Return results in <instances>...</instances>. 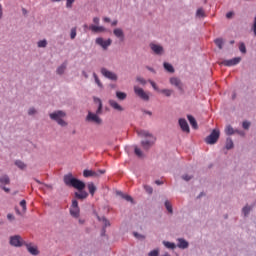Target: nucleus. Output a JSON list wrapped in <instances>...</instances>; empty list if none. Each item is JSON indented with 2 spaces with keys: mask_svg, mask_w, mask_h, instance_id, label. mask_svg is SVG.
I'll return each mask as SVG.
<instances>
[{
  "mask_svg": "<svg viewBox=\"0 0 256 256\" xmlns=\"http://www.w3.org/2000/svg\"><path fill=\"white\" fill-rule=\"evenodd\" d=\"M188 242H186L184 239H178L177 247L180 249H186L188 248Z\"/></svg>",
  "mask_w": 256,
  "mask_h": 256,
  "instance_id": "nucleus-23",
  "label": "nucleus"
},
{
  "mask_svg": "<svg viewBox=\"0 0 256 256\" xmlns=\"http://www.w3.org/2000/svg\"><path fill=\"white\" fill-rule=\"evenodd\" d=\"M93 76H94V81H95V83H97V74L94 73Z\"/></svg>",
  "mask_w": 256,
  "mask_h": 256,
  "instance_id": "nucleus-63",
  "label": "nucleus"
},
{
  "mask_svg": "<svg viewBox=\"0 0 256 256\" xmlns=\"http://www.w3.org/2000/svg\"><path fill=\"white\" fill-rule=\"evenodd\" d=\"M219 136H220L219 130H213L211 134L207 136V138H205V142L209 145H214L218 141Z\"/></svg>",
  "mask_w": 256,
  "mask_h": 256,
  "instance_id": "nucleus-5",
  "label": "nucleus"
},
{
  "mask_svg": "<svg viewBox=\"0 0 256 256\" xmlns=\"http://www.w3.org/2000/svg\"><path fill=\"white\" fill-rule=\"evenodd\" d=\"M38 47H40V48H45V47H47V40L44 39V40L38 41Z\"/></svg>",
  "mask_w": 256,
  "mask_h": 256,
  "instance_id": "nucleus-35",
  "label": "nucleus"
},
{
  "mask_svg": "<svg viewBox=\"0 0 256 256\" xmlns=\"http://www.w3.org/2000/svg\"><path fill=\"white\" fill-rule=\"evenodd\" d=\"M15 165H16V167H18V169H21L22 171L25 170V169H27V164L24 163V162L21 161V160H16V161H15Z\"/></svg>",
  "mask_w": 256,
  "mask_h": 256,
  "instance_id": "nucleus-25",
  "label": "nucleus"
},
{
  "mask_svg": "<svg viewBox=\"0 0 256 256\" xmlns=\"http://www.w3.org/2000/svg\"><path fill=\"white\" fill-rule=\"evenodd\" d=\"M78 223H79L80 225H84V224H85V219L79 218Z\"/></svg>",
  "mask_w": 256,
  "mask_h": 256,
  "instance_id": "nucleus-56",
  "label": "nucleus"
},
{
  "mask_svg": "<svg viewBox=\"0 0 256 256\" xmlns=\"http://www.w3.org/2000/svg\"><path fill=\"white\" fill-rule=\"evenodd\" d=\"M7 219L9 221H15V216H13V214H7Z\"/></svg>",
  "mask_w": 256,
  "mask_h": 256,
  "instance_id": "nucleus-50",
  "label": "nucleus"
},
{
  "mask_svg": "<svg viewBox=\"0 0 256 256\" xmlns=\"http://www.w3.org/2000/svg\"><path fill=\"white\" fill-rule=\"evenodd\" d=\"M232 16H233V12L231 11L226 14L227 19H231Z\"/></svg>",
  "mask_w": 256,
  "mask_h": 256,
  "instance_id": "nucleus-55",
  "label": "nucleus"
},
{
  "mask_svg": "<svg viewBox=\"0 0 256 256\" xmlns=\"http://www.w3.org/2000/svg\"><path fill=\"white\" fill-rule=\"evenodd\" d=\"M165 207H166V209H167V211H168L169 213H172V212H173V210H172V205L170 204V202L166 201V202H165Z\"/></svg>",
  "mask_w": 256,
  "mask_h": 256,
  "instance_id": "nucleus-40",
  "label": "nucleus"
},
{
  "mask_svg": "<svg viewBox=\"0 0 256 256\" xmlns=\"http://www.w3.org/2000/svg\"><path fill=\"white\" fill-rule=\"evenodd\" d=\"M118 195H120L124 200L128 201V202H132L133 203V198L129 195H125L123 193H118Z\"/></svg>",
  "mask_w": 256,
  "mask_h": 256,
  "instance_id": "nucleus-30",
  "label": "nucleus"
},
{
  "mask_svg": "<svg viewBox=\"0 0 256 256\" xmlns=\"http://www.w3.org/2000/svg\"><path fill=\"white\" fill-rule=\"evenodd\" d=\"M134 92L140 99L149 101V95L143 90V88L134 86Z\"/></svg>",
  "mask_w": 256,
  "mask_h": 256,
  "instance_id": "nucleus-9",
  "label": "nucleus"
},
{
  "mask_svg": "<svg viewBox=\"0 0 256 256\" xmlns=\"http://www.w3.org/2000/svg\"><path fill=\"white\" fill-rule=\"evenodd\" d=\"M187 118H188V121H189L190 125L192 126V128L197 129L198 124H197L195 118L192 117L190 114L187 116Z\"/></svg>",
  "mask_w": 256,
  "mask_h": 256,
  "instance_id": "nucleus-24",
  "label": "nucleus"
},
{
  "mask_svg": "<svg viewBox=\"0 0 256 256\" xmlns=\"http://www.w3.org/2000/svg\"><path fill=\"white\" fill-rule=\"evenodd\" d=\"M86 121H88L89 123H97V114H93V112H88Z\"/></svg>",
  "mask_w": 256,
  "mask_h": 256,
  "instance_id": "nucleus-17",
  "label": "nucleus"
},
{
  "mask_svg": "<svg viewBox=\"0 0 256 256\" xmlns=\"http://www.w3.org/2000/svg\"><path fill=\"white\" fill-rule=\"evenodd\" d=\"M137 81L140 82L141 84H145L146 83V81L143 78H141V77H139L137 79Z\"/></svg>",
  "mask_w": 256,
  "mask_h": 256,
  "instance_id": "nucleus-57",
  "label": "nucleus"
},
{
  "mask_svg": "<svg viewBox=\"0 0 256 256\" xmlns=\"http://www.w3.org/2000/svg\"><path fill=\"white\" fill-rule=\"evenodd\" d=\"M233 147H234L233 140H231V138H227V140H226V149L230 150Z\"/></svg>",
  "mask_w": 256,
  "mask_h": 256,
  "instance_id": "nucleus-29",
  "label": "nucleus"
},
{
  "mask_svg": "<svg viewBox=\"0 0 256 256\" xmlns=\"http://www.w3.org/2000/svg\"><path fill=\"white\" fill-rule=\"evenodd\" d=\"M159 92L163 95H165L166 97H170L172 94V90L171 89H161L159 90Z\"/></svg>",
  "mask_w": 256,
  "mask_h": 256,
  "instance_id": "nucleus-28",
  "label": "nucleus"
},
{
  "mask_svg": "<svg viewBox=\"0 0 256 256\" xmlns=\"http://www.w3.org/2000/svg\"><path fill=\"white\" fill-rule=\"evenodd\" d=\"M170 83L171 85L175 86L176 88H178L179 90H182V84L179 78L177 77H172L170 79Z\"/></svg>",
  "mask_w": 256,
  "mask_h": 256,
  "instance_id": "nucleus-16",
  "label": "nucleus"
},
{
  "mask_svg": "<svg viewBox=\"0 0 256 256\" xmlns=\"http://www.w3.org/2000/svg\"><path fill=\"white\" fill-rule=\"evenodd\" d=\"M22 13H23V15H27V13H28L27 9L22 8Z\"/></svg>",
  "mask_w": 256,
  "mask_h": 256,
  "instance_id": "nucleus-60",
  "label": "nucleus"
},
{
  "mask_svg": "<svg viewBox=\"0 0 256 256\" xmlns=\"http://www.w3.org/2000/svg\"><path fill=\"white\" fill-rule=\"evenodd\" d=\"M67 69V62L62 63L56 70L57 75H63Z\"/></svg>",
  "mask_w": 256,
  "mask_h": 256,
  "instance_id": "nucleus-20",
  "label": "nucleus"
},
{
  "mask_svg": "<svg viewBox=\"0 0 256 256\" xmlns=\"http://www.w3.org/2000/svg\"><path fill=\"white\" fill-rule=\"evenodd\" d=\"M163 256H170V255L166 253V254H164Z\"/></svg>",
  "mask_w": 256,
  "mask_h": 256,
  "instance_id": "nucleus-64",
  "label": "nucleus"
},
{
  "mask_svg": "<svg viewBox=\"0 0 256 256\" xmlns=\"http://www.w3.org/2000/svg\"><path fill=\"white\" fill-rule=\"evenodd\" d=\"M101 74L109 80L117 81V75L115 74V72L109 71L107 68H102Z\"/></svg>",
  "mask_w": 256,
  "mask_h": 256,
  "instance_id": "nucleus-10",
  "label": "nucleus"
},
{
  "mask_svg": "<svg viewBox=\"0 0 256 256\" xmlns=\"http://www.w3.org/2000/svg\"><path fill=\"white\" fill-rule=\"evenodd\" d=\"M20 206L22 207L23 211H27V201L21 200Z\"/></svg>",
  "mask_w": 256,
  "mask_h": 256,
  "instance_id": "nucleus-41",
  "label": "nucleus"
},
{
  "mask_svg": "<svg viewBox=\"0 0 256 256\" xmlns=\"http://www.w3.org/2000/svg\"><path fill=\"white\" fill-rule=\"evenodd\" d=\"M63 181L65 185H67V187H73L74 189H77L79 191L75 192L76 199H87V197H89V193H87V191H84L85 187H87V184L75 178L73 174L68 173L64 175Z\"/></svg>",
  "mask_w": 256,
  "mask_h": 256,
  "instance_id": "nucleus-1",
  "label": "nucleus"
},
{
  "mask_svg": "<svg viewBox=\"0 0 256 256\" xmlns=\"http://www.w3.org/2000/svg\"><path fill=\"white\" fill-rule=\"evenodd\" d=\"M150 84L153 87L154 90L159 91L158 87L156 86V83L152 80H150Z\"/></svg>",
  "mask_w": 256,
  "mask_h": 256,
  "instance_id": "nucleus-48",
  "label": "nucleus"
},
{
  "mask_svg": "<svg viewBox=\"0 0 256 256\" xmlns=\"http://www.w3.org/2000/svg\"><path fill=\"white\" fill-rule=\"evenodd\" d=\"M252 29H253L254 35L256 36V16L254 19V25H253Z\"/></svg>",
  "mask_w": 256,
  "mask_h": 256,
  "instance_id": "nucleus-53",
  "label": "nucleus"
},
{
  "mask_svg": "<svg viewBox=\"0 0 256 256\" xmlns=\"http://www.w3.org/2000/svg\"><path fill=\"white\" fill-rule=\"evenodd\" d=\"M23 238L20 235H14L10 237L9 244L12 247H23Z\"/></svg>",
  "mask_w": 256,
  "mask_h": 256,
  "instance_id": "nucleus-7",
  "label": "nucleus"
},
{
  "mask_svg": "<svg viewBox=\"0 0 256 256\" xmlns=\"http://www.w3.org/2000/svg\"><path fill=\"white\" fill-rule=\"evenodd\" d=\"M97 175V173L93 170H84L83 171V177H85L86 179H89V177H95Z\"/></svg>",
  "mask_w": 256,
  "mask_h": 256,
  "instance_id": "nucleus-21",
  "label": "nucleus"
},
{
  "mask_svg": "<svg viewBox=\"0 0 256 256\" xmlns=\"http://www.w3.org/2000/svg\"><path fill=\"white\" fill-rule=\"evenodd\" d=\"M49 117L52 121H56L60 127H67L64 117H67V113L63 110H57L49 114Z\"/></svg>",
  "mask_w": 256,
  "mask_h": 256,
  "instance_id": "nucleus-3",
  "label": "nucleus"
},
{
  "mask_svg": "<svg viewBox=\"0 0 256 256\" xmlns=\"http://www.w3.org/2000/svg\"><path fill=\"white\" fill-rule=\"evenodd\" d=\"M52 3H59V2H61V1H63V0H50Z\"/></svg>",
  "mask_w": 256,
  "mask_h": 256,
  "instance_id": "nucleus-61",
  "label": "nucleus"
},
{
  "mask_svg": "<svg viewBox=\"0 0 256 256\" xmlns=\"http://www.w3.org/2000/svg\"><path fill=\"white\" fill-rule=\"evenodd\" d=\"M159 255V251L158 250H153L151 251L148 256H158Z\"/></svg>",
  "mask_w": 256,
  "mask_h": 256,
  "instance_id": "nucleus-45",
  "label": "nucleus"
},
{
  "mask_svg": "<svg viewBox=\"0 0 256 256\" xmlns=\"http://www.w3.org/2000/svg\"><path fill=\"white\" fill-rule=\"evenodd\" d=\"M182 179L185 181H190V179H192V176H188V174H185L184 176H182Z\"/></svg>",
  "mask_w": 256,
  "mask_h": 256,
  "instance_id": "nucleus-49",
  "label": "nucleus"
},
{
  "mask_svg": "<svg viewBox=\"0 0 256 256\" xmlns=\"http://www.w3.org/2000/svg\"><path fill=\"white\" fill-rule=\"evenodd\" d=\"M150 47L152 51L157 55L161 54V52L163 51V47L157 44H150Z\"/></svg>",
  "mask_w": 256,
  "mask_h": 256,
  "instance_id": "nucleus-18",
  "label": "nucleus"
},
{
  "mask_svg": "<svg viewBox=\"0 0 256 256\" xmlns=\"http://www.w3.org/2000/svg\"><path fill=\"white\" fill-rule=\"evenodd\" d=\"M137 134L139 137L144 138L141 141V146L144 150L148 151L154 145L156 138L146 130H138Z\"/></svg>",
  "mask_w": 256,
  "mask_h": 256,
  "instance_id": "nucleus-2",
  "label": "nucleus"
},
{
  "mask_svg": "<svg viewBox=\"0 0 256 256\" xmlns=\"http://www.w3.org/2000/svg\"><path fill=\"white\" fill-rule=\"evenodd\" d=\"M163 244H164V246H165L166 248H168V249L174 250V249L176 248V245H175L174 243H170V242L164 241Z\"/></svg>",
  "mask_w": 256,
  "mask_h": 256,
  "instance_id": "nucleus-31",
  "label": "nucleus"
},
{
  "mask_svg": "<svg viewBox=\"0 0 256 256\" xmlns=\"http://www.w3.org/2000/svg\"><path fill=\"white\" fill-rule=\"evenodd\" d=\"M109 105L116 111L123 112V106H120L116 100H109Z\"/></svg>",
  "mask_w": 256,
  "mask_h": 256,
  "instance_id": "nucleus-14",
  "label": "nucleus"
},
{
  "mask_svg": "<svg viewBox=\"0 0 256 256\" xmlns=\"http://www.w3.org/2000/svg\"><path fill=\"white\" fill-rule=\"evenodd\" d=\"M75 207H79V202H77V200L72 201V205L70 208H75Z\"/></svg>",
  "mask_w": 256,
  "mask_h": 256,
  "instance_id": "nucleus-47",
  "label": "nucleus"
},
{
  "mask_svg": "<svg viewBox=\"0 0 256 256\" xmlns=\"http://www.w3.org/2000/svg\"><path fill=\"white\" fill-rule=\"evenodd\" d=\"M3 19V5L0 4V21Z\"/></svg>",
  "mask_w": 256,
  "mask_h": 256,
  "instance_id": "nucleus-52",
  "label": "nucleus"
},
{
  "mask_svg": "<svg viewBox=\"0 0 256 256\" xmlns=\"http://www.w3.org/2000/svg\"><path fill=\"white\" fill-rule=\"evenodd\" d=\"M249 127H250V122H243V128L244 129H249Z\"/></svg>",
  "mask_w": 256,
  "mask_h": 256,
  "instance_id": "nucleus-51",
  "label": "nucleus"
},
{
  "mask_svg": "<svg viewBox=\"0 0 256 256\" xmlns=\"http://www.w3.org/2000/svg\"><path fill=\"white\" fill-rule=\"evenodd\" d=\"M239 49H240V52L245 54L246 53V47H245V44L244 43H241L239 45Z\"/></svg>",
  "mask_w": 256,
  "mask_h": 256,
  "instance_id": "nucleus-42",
  "label": "nucleus"
},
{
  "mask_svg": "<svg viewBox=\"0 0 256 256\" xmlns=\"http://www.w3.org/2000/svg\"><path fill=\"white\" fill-rule=\"evenodd\" d=\"M25 245L30 255H34V256L39 255V250L37 249V246H33L31 244H25Z\"/></svg>",
  "mask_w": 256,
  "mask_h": 256,
  "instance_id": "nucleus-12",
  "label": "nucleus"
},
{
  "mask_svg": "<svg viewBox=\"0 0 256 256\" xmlns=\"http://www.w3.org/2000/svg\"><path fill=\"white\" fill-rule=\"evenodd\" d=\"M98 222H99V226L102 228L100 235L104 237L105 233L107 232L105 229L111 227V221H109L105 217H102V218H98Z\"/></svg>",
  "mask_w": 256,
  "mask_h": 256,
  "instance_id": "nucleus-4",
  "label": "nucleus"
},
{
  "mask_svg": "<svg viewBox=\"0 0 256 256\" xmlns=\"http://www.w3.org/2000/svg\"><path fill=\"white\" fill-rule=\"evenodd\" d=\"M105 172H106V170H98V175L100 174V175H103V174H105Z\"/></svg>",
  "mask_w": 256,
  "mask_h": 256,
  "instance_id": "nucleus-59",
  "label": "nucleus"
},
{
  "mask_svg": "<svg viewBox=\"0 0 256 256\" xmlns=\"http://www.w3.org/2000/svg\"><path fill=\"white\" fill-rule=\"evenodd\" d=\"M196 16L199 17V18L205 17V13H204V11H203L202 8H199V9L197 10Z\"/></svg>",
  "mask_w": 256,
  "mask_h": 256,
  "instance_id": "nucleus-36",
  "label": "nucleus"
},
{
  "mask_svg": "<svg viewBox=\"0 0 256 256\" xmlns=\"http://www.w3.org/2000/svg\"><path fill=\"white\" fill-rule=\"evenodd\" d=\"M144 189L148 194H152L153 192V189L150 186H144Z\"/></svg>",
  "mask_w": 256,
  "mask_h": 256,
  "instance_id": "nucleus-46",
  "label": "nucleus"
},
{
  "mask_svg": "<svg viewBox=\"0 0 256 256\" xmlns=\"http://www.w3.org/2000/svg\"><path fill=\"white\" fill-rule=\"evenodd\" d=\"M155 183H156L157 185H162V184H163V182H160V180H156Z\"/></svg>",
  "mask_w": 256,
  "mask_h": 256,
  "instance_id": "nucleus-62",
  "label": "nucleus"
},
{
  "mask_svg": "<svg viewBox=\"0 0 256 256\" xmlns=\"http://www.w3.org/2000/svg\"><path fill=\"white\" fill-rule=\"evenodd\" d=\"M134 152L139 158L143 157V152H141L140 148H137V146H135Z\"/></svg>",
  "mask_w": 256,
  "mask_h": 256,
  "instance_id": "nucleus-37",
  "label": "nucleus"
},
{
  "mask_svg": "<svg viewBox=\"0 0 256 256\" xmlns=\"http://www.w3.org/2000/svg\"><path fill=\"white\" fill-rule=\"evenodd\" d=\"M113 33H114V36L118 38L121 42L125 41V33L123 32V29L115 28Z\"/></svg>",
  "mask_w": 256,
  "mask_h": 256,
  "instance_id": "nucleus-11",
  "label": "nucleus"
},
{
  "mask_svg": "<svg viewBox=\"0 0 256 256\" xmlns=\"http://www.w3.org/2000/svg\"><path fill=\"white\" fill-rule=\"evenodd\" d=\"M89 29L92 31V33H97V26L95 24L90 25Z\"/></svg>",
  "mask_w": 256,
  "mask_h": 256,
  "instance_id": "nucleus-43",
  "label": "nucleus"
},
{
  "mask_svg": "<svg viewBox=\"0 0 256 256\" xmlns=\"http://www.w3.org/2000/svg\"><path fill=\"white\" fill-rule=\"evenodd\" d=\"M1 189H3V191H5V193H9V191H11V189L5 187V186H0Z\"/></svg>",
  "mask_w": 256,
  "mask_h": 256,
  "instance_id": "nucleus-54",
  "label": "nucleus"
},
{
  "mask_svg": "<svg viewBox=\"0 0 256 256\" xmlns=\"http://www.w3.org/2000/svg\"><path fill=\"white\" fill-rule=\"evenodd\" d=\"M28 115H29L30 117H33V115H37V109H35V107H30V108L28 109Z\"/></svg>",
  "mask_w": 256,
  "mask_h": 256,
  "instance_id": "nucleus-33",
  "label": "nucleus"
},
{
  "mask_svg": "<svg viewBox=\"0 0 256 256\" xmlns=\"http://www.w3.org/2000/svg\"><path fill=\"white\" fill-rule=\"evenodd\" d=\"M9 183H11V179L9 178V176H7V174L0 176V187L9 185Z\"/></svg>",
  "mask_w": 256,
  "mask_h": 256,
  "instance_id": "nucleus-15",
  "label": "nucleus"
},
{
  "mask_svg": "<svg viewBox=\"0 0 256 256\" xmlns=\"http://www.w3.org/2000/svg\"><path fill=\"white\" fill-rule=\"evenodd\" d=\"M82 75H83V77H85V79H88V78H89V75H88L87 72H85V71H82Z\"/></svg>",
  "mask_w": 256,
  "mask_h": 256,
  "instance_id": "nucleus-58",
  "label": "nucleus"
},
{
  "mask_svg": "<svg viewBox=\"0 0 256 256\" xmlns=\"http://www.w3.org/2000/svg\"><path fill=\"white\" fill-rule=\"evenodd\" d=\"M164 68L169 73H173L174 72L173 66L170 63L164 62Z\"/></svg>",
  "mask_w": 256,
  "mask_h": 256,
  "instance_id": "nucleus-27",
  "label": "nucleus"
},
{
  "mask_svg": "<svg viewBox=\"0 0 256 256\" xmlns=\"http://www.w3.org/2000/svg\"><path fill=\"white\" fill-rule=\"evenodd\" d=\"M87 187L90 195H95V191H97V187H95V184L93 182H88Z\"/></svg>",
  "mask_w": 256,
  "mask_h": 256,
  "instance_id": "nucleus-22",
  "label": "nucleus"
},
{
  "mask_svg": "<svg viewBox=\"0 0 256 256\" xmlns=\"http://www.w3.org/2000/svg\"><path fill=\"white\" fill-rule=\"evenodd\" d=\"M250 210H251L250 207H248V206L244 207V208H243V213H244V215L247 216V215L249 214Z\"/></svg>",
  "mask_w": 256,
  "mask_h": 256,
  "instance_id": "nucleus-44",
  "label": "nucleus"
},
{
  "mask_svg": "<svg viewBox=\"0 0 256 256\" xmlns=\"http://www.w3.org/2000/svg\"><path fill=\"white\" fill-rule=\"evenodd\" d=\"M77 37V29L72 28L70 32V39H75Z\"/></svg>",
  "mask_w": 256,
  "mask_h": 256,
  "instance_id": "nucleus-38",
  "label": "nucleus"
},
{
  "mask_svg": "<svg viewBox=\"0 0 256 256\" xmlns=\"http://www.w3.org/2000/svg\"><path fill=\"white\" fill-rule=\"evenodd\" d=\"M225 133L227 135H233L234 134V130H233L232 126H226Z\"/></svg>",
  "mask_w": 256,
  "mask_h": 256,
  "instance_id": "nucleus-34",
  "label": "nucleus"
},
{
  "mask_svg": "<svg viewBox=\"0 0 256 256\" xmlns=\"http://www.w3.org/2000/svg\"><path fill=\"white\" fill-rule=\"evenodd\" d=\"M70 215L74 217V219H79V215H80L79 207L70 208Z\"/></svg>",
  "mask_w": 256,
  "mask_h": 256,
  "instance_id": "nucleus-19",
  "label": "nucleus"
},
{
  "mask_svg": "<svg viewBox=\"0 0 256 256\" xmlns=\"http://www.w3.org/2000/svg\"><path fill=\"white\" fill-rule=\"evenodd\" d=\"M179 125L183 132H186V133L190 132V128H189L185 118H180Z\"/></svg>",
  "mask_w": 256,
  "mask_h": 256,
  "instance_id": "nucleus-13",
  "label": "nucleus"
},
{
  "mask_svg": "<svg viewBox=\"0 0 256 256\" xmlns=\"http://www.w3.org/2000/svg\"><path fill=\"white\" fill-rule=\"evenodd\" d=\"M116 97H117L119 100H125V99H127V93L121 92V91H117V92H116Z\"/></svg>",
  "mask_w": 256,
  "mask_h": 256,
  "instance_id": "nucleus-26",
  "label": "nucleus"
},
{
  "mask_svg": "<svg viewBox=\"0 0 256 256\" xmlns=\"http://www.w3.org/2000/svg\"><path fill=\"white\" fill-rule=\"evenodd\" d=\"M113 43L111 38L105 39L103 37L97 38V44L105 51L109 48V46Z\"/></svg>",
  "mask_w": 256,
  "mask_h": 256,
  "instance_id": "nucleus-6",
  "label": "nucleus"
},
{
  "mask_svg": "<svg viewBox=\"0 0 256 256\" xmlns=\"http://www.w3.org/2000/svg\"><path fill=\"white\" fill-rule=\"evenodd\" d=\"M215 44L221 50L223 48V39L221 38L215 39Z\"/></svg>",
  "mask_w": 256,
  "mask_h": 256,
  "instance_id": "nucleus-32",
  "label": "nucleus"
},
{
  "mask_svg": "<svg viewBox=\"0 0 256 256\" xmlns=\"http://www.w3.org/2000/svg\"><path fill=\"white\" fill-rule=\"evenodd\" d=\"M74 3H75V0H66V8L71 9Z\"/></svg>",
  "mask_w": 256,
  "mask_h": 256,
  "instance_id": "nucleus-39",
  "label": "nucleus"
},
{
  "mask_svg": "<svg viewBox=\"0 0 256 256\" xmlns=\"http://www.w3.org/2000/svg\"><path fill=\"white\" fill-rule=\"evenodd\" d=\"M241 62V57H234L232 59H225L220 64L226 67H232Z\"/></svg>",
  "mask_w": 256,
  "mask_h": 256,
  "instance_id": "nucleus-8",
  "label": "nucleus"
}]
</instances>
